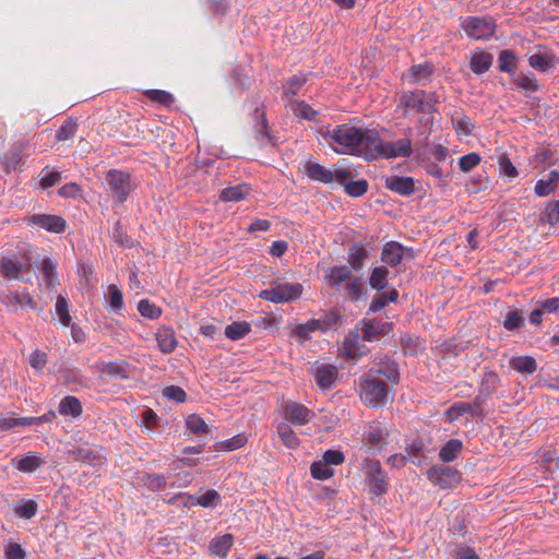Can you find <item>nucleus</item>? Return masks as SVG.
Here are the masks:
<instances>
[{
    "instance_id": "obj_60",
    "label": "nucleus",
    "mask_w": 559,
    "mask_h": 559,
    "mask_svg": "<svg viewBox=\"0 0 559 559\" xmlns=\"http://www.w3.org/2000/svg\"><path fill=\"white\" fill-rule=\"evenodd\" d=\"M114 239L123 248H132L134 241L123 230L120 222H117L112 231Z\"/></svg>"
},
{
    "instance_id": "obj_63",
    "label": "nucleus",
    "mask_w": 559,
    "mask_h": 559,
    "mask_svg": "<svg viewBox=\"0 0 559 559\" xmlns=\"http://www.w3.org/2000/svg\"><path fill=\"white\" fill-rule=\"evenodd\" d=\"M108 297L110 306L115 310H121L123 308V298L121 290L114 284L108 286Z\"/></svg>"
},
{
    "instance_id": "obj_13",
    "label": "nucleus",
    "mask_w": 559,
    "mask_h": 559,
    "mask_svg": "<svg viewBox=\"0 0 559 559\" xmlns=\"http://www.w3.org/2000/svg\"><path fill=\"white\" fill-rule=\"evenodd\" d=\"M284 416L293 425H306L314 417V412L297 402H287L284 406Z\"/></svg>"
},
{
    "instance_id": "obj_46",
    "label": "nucleus",
    "mask_w": 559,
    "mask_h": 559,
    "mask_svg": "<svg viewBox=\"0 0 559 559\" xmlns=\"http://www.w3.org/2000/svg\"><path fill=\"white\" fill-rule=\"evenodd\" d=\"M188 498L189 500H193L192 504L197 503L201 507L210 508L215 507L218 503L221 496L216 490L210 489L204 495L195 499L193 496H189Z\"/></svg>"
},
{
    "instance_id": "obj_23",
    "label": "nucleus",
    "mask_w": 559,
    "mask_h": 559,
    "mask_svg": "<svg viewBox=\"0 0 559 559\" xmlns=\"http://www.w3.org/2000/svg\"><path fill=\"white\" fill-rule=\"evenodd\" d=\"M234 544V536L229 533L213 538L210 543L209 549L211 555L225 558Z\"/></svg>"
},
{
    "instance_id": "obj_3",
    "label": "nucleus",
    "mask_w": 559,
    "mask_h": 559,
    "mask_svg": "<svg viewBox=\"0 0 559 559\" xmlns=\"http://www.w3.org/2000/svg\"><path fill=\"white\" fill-rule=\"evenodd\" d=\"M362 468L366 473V481L370 492L374 496H382L388 492V475L377 460L366 459Z\"/></svg>"
},
{
    "instance_id": "obj_38",
    "label": "nucleus",
    "mask_w": 559,
    "mask_h": 559,
    "mask_svg": "<svg viewBox=\"0 0 559 559\" xmlns=\"http://www.w3.org/2000/svg\"><path fill=\"white\" fill-rule=\"evenodd\" d=\"M389 270L385 266H377L372 270L369 277V284L378 292L383 290L388 286Z\"/></svg>"
},
{
    "instance_id": "obj_34",
    "label": "nucleus",
    "mask_w": 559,
    "mask_h": 559,
    "mask_svg": "<svg viewBox=\"0 0 559 559\" xmlns=\"http://www.w3.org/2000/svg\"><path fill=\"white\" fill-rule=\"evenodd\" d=\"M326 278L331 286L340 285L352 278V270L346 265L333 266L329 270Z\"/></svg>"
},
{
    "instance_id": "obj_27",
    "label": "nucleus",
    "mask_w": 559,
    "mask_h": 559,
    "mask_svg": "<svg viewBox=\"0 0 559 559\" xmlns=\"http://www.w3.org/2000/svg\"><path fill=\"white\" fill-rule=\"evenodd\" d=\"M463 450V442L459 439L449 440L439 451V457L444 463L453 462Z\"/></svg>"
},
{
    "instance_id": "obj_39",
    "label": "nucleus",
    "mask_w": 559,
    "mask_h": 559,
    "mask_svg": "<svg viewBox=\"0 0 559 559\" xmlns=\"http://www.w3.org/2000/svg\"><path fill=\"white\" fill-rule=\"evenodd\" d=\"M433 71V64L425 62L420 64L412 66L408 70L407 78L409 83H416L423 79H427Z\"/></svg>"
},
{
    "instance_id": "obj_48",
    "label": "nucleus",
    "mask_w": 559,
    "mask_h": 559,
    "mask_svg": "<svg viewBox=\"0 0 559 559\" xmlns=\"http://www.w3.org/2000/svg\"><path fill=\"white\" fill-rule=\"evenodd\" d=\"M368 188H369V183L367 180H365V179L353 180L352 179L349 182H347L345 185L344 190L348 195L354 197V198H359L368 191Z\"/></svg>"
},
{
    "instance_id": "obj_26",
    "label": "nucleus",
    "mask_w": 559,
    "mask_h": 559,
    "mask_svg": "<svg viewBox=\"0 0 559 559\" xmlns=\"http://www.w3.org/2000/svg\"><path fill=\"white\" fill-rule=\"evenodd\" d=\"M399 298V292L395 288H391L388 292H379L371 300L369 311L378 312L382 310L389 302H395Z\"/></svg>"
},
{
    "instance_id": "obj_52",
    "label": "nucleus",
    "mask_w": 559,
    "mask_h": 559,
    "mask_svg": "<svg viewBox=\"0 0 559 559\" xmlns=\"http://www.w3.org/2000/svg\"><path fill=\"white\" fill-rule=\"evenodd\" d=\"M310 473L314 479L319 480H326L334 474L333 469L324 462H313L310 466Z\"/></svg>"
},
{
    "instance_id": "obj_56",
    "label": "nucleus",
    "mask_w": 559,
    "mask_h": 559,
    "mask_svg": "<svg viewBox=\"0 0 559 559\" xmlns=\"http://www.w3.org/2000/svg\"><path fill=\"white\" fill-rule=\"evenodd\" d=\"M480 160H481L480 155L477 153H474V152L463 155L459 159L460 170L463 173H468L473 168H475L480 163Z\"/></svg>"
},
{
    "instance_id": "obj_29",
    "label": "nucleus",
    "mask_w": 559,
    "mask_h": 559,
    "mask_svg": "<svg viewBox=\"0 0 559 559\" xmlns=\"http://www.w3.org/2000/svg\"><path fill=\"white\" fill-rule=\"evenodd\" d=\"M499 67L501 72H506L511 76L515 75L516 70V56L513 50L504 49L501 50L498 58Z\"/></svg>"
},
{
    "instance_id": "obj_64",
    "label": "nucleus",
    "mask_w": 559,
    "mask_h": 559,
    "mask_svg": "<svg viewBox=\"0 0 559 559\" xmlns=\"http://www.w3.org/2000/svg\"><path fill=\"white\" fill-rule=\"evenodd\" d=\"M5 559H25L26 551L17 543H10L4 548Z\"/></svg>"
},
{
    "instance_id": "obj_12",
    "label": "nucleus",
    "mask_w": 559,
    "mask_h": 559,
    "mask_svg": "<svg viewBox=\"0 0 559 559\" xmlns=\"http://www.w3.org/2000/svg\"><path fill=\"white\" fill-rule=\"evenodd\" d=\"M378 146L377 151H379V153L377 154V158L380 156L385 158L409 157L412 154V142L408 139H402L396 142H389L384 144L379 136Z\"/></svg>"
},
{
    "instance_id": "obj_33",
    "label": "nucleus",
    "mask_w": 559,
    "mask_h": 559,
    "mask_svg": "<svg viewBox=\"0 0 559 559\" xmlns=\"http://www.w3.org/2000/svg\"><path fill=\"white\" fill-rule=\"evenodd\" d=\"M368 258L366 248L353 245L348 251V262L354 271L359 272L364 266V261Z\"/></svg>"
},
{
    "instance_id": "obj_51",
    "label": "nucleus",
    "mask_w": 559,
    "mask_h": 559,
    "mask_svg": "<svg viewBox=\"0 0 559 559\" xmlns=\"http://www.w3.org/2000/svg\"><path fill=\"white\" fill-rule=\"evenodd\" d=\"M485 402V397L481 394H478L473 403H463L461 402L462 412L469 414L472 417L479 418L483 417V404Z\"/></svg>"
},
{
    "instance_id": "obj_62",
    "label": "nucleus",
    "mask_w": 559,
    "mask_h": 559,
    "mask_svg": "<svg viewBox=\"0 0 559 559\" xmlns=\"http://www.w3.org/2000/svg\"><path fill=\"white\" fill-rule=\"evenodd\" d=\"M362 284L358 277H352L346 285V295L353 300L357 301L361 297Z\"/></svg>"
},
{
    "instance_id": "obj_31",
    "label": "nucleus",
    "mask_w": 559,
    "mask_h": 559,
    "mask_svg": "<svg viewBox=\"0 0 559 559\" xmlns=\"http://www.w3.org/2000/svg\"><path fill=\"white\" fill-rule=\"evenodd\" d=\"M59 413L66 416L79 417L82 414V404L78 397L68 395L61 400Z\"/></svg>"
},
{
    "instance_id": "obj_41",
    "label": "nucleus",
    "mask_w": 559,
    "mask_h": 559,
    "mask_svg": "<svg viewBox=\"0 0 559 559\" xmlns=\"http://www.w3.org/2000/svg\"><path fill=\"white\" fill-rule=\"evenodd\" d=\"M528 64L540 71L546 72L548 69L554 68V56L547 53H535L528 57Z\"/></svg>"
},
{
    "instance_id": "obj_16",
    "label": "nucleus",
    "mask_w": 559,
    "mask_h": 559,
    "mask_svg": "<svg viewBox=\"0 0 559 559\" xmlns=\"http://www.w3.org/2000/svg\"><path fill=\"white\" fill-rule=\"evenodd\" d=\"M385 188L400 195L408 197L415 192V181L412 177L389 176L385 178Z\"/></svg>"
},
{
    "instance_id": "obj_47",
    "label": "nucleus",
    "mask_w": 559,
    "mask_h": 559,
    "mask_svg": "<svg viewBox=\"0 0 559 559\" xmlns=\"http://www.w3.org/2000/svg\"><path fill=\"white\" fill-rule=\"evenodd\" d=\"M56 312L59 317L60 322L64 326H69L72 322V318L69 312V305L66 297L59 295L56 300Z\"/></svg>"
},
{
    "instance_id": "obj_36",
    "label": "nucleus",
    "mask_w": 559,
    "mask_h": 559,
    "mask_svg": "<svg viewBox=\"0 0 559 559\" xmlns=\"http://www.w3.org/2000/svg\"><path fill=\"white\" fill-rule=\"evenodd\" d=\"M307 82V78L305 74H296L286 80L283 85V96L284 97H293L297 95L300 88Z\"/></svg>"
},
{
    "instance_id": "obj_4",
    "label": "nucleus",
    "mask_w": 559,
    "mask_h": 559,
    "mask_svg": "<svg viewBox=\"0 0 559 559\" xmlns=\"http://www.w3.org/2000/svg\"><path fill=\"white\" fill-rule=\"evenodd\" d=\"M466 34L474 39H487L496 31V22L491 16H471L462 24Z\"/></svg>"
},
{
    "instance_id": "obj_18",
    "label": "nucleus",
    "mask_w": 559,
    "mask_h": 559,
    "mask_svg": "<svg viewBox=\"0 0 559 559\" xmlns=\"http://www.w3.org/2000/svg\"><path fill=\"white\" fill-rule=\"evenodd\" d=\"M404 258V247L397 241H389L383 246L381 260L390 266H396Z\"/></svg>"
},
{
    "instance_id": "obj_59",
    "label": "nucleus",
    "mask_w": 559,
    "mask_h": 559,
    "mask_svg": "<svg viewBox=\"0 0 559 559\" xmlns=\"http://www.w3.org/2000/svg\"><path fill=\"white\" fill-rule=\"evenodd\" d=\"M48 167L41 170L40 186L44 189L55 187L61 181V174L59 171H47Z\"/></svg>"
},
{
    "instance_id": "obj_24",
    "label": "nucleus",
    "mask_w": 559,
    "mask_h": 559,
    "mask_svg": "<svg viewBox=\"0 0 559 559\" xmlns=\"http://www.w3.org/2000/svg\"><path fill=\"white\" fill-rule=\"evenodd\" d=\"M23 269V263L15 259L3 257L0 260V274L7 280H19Z\"/></svg>"
},
{
    "instance_id": "obj_61",
    "label": "nucleus",
    "mask_w": 559,
    "mask_h": 559,
    "mask_svg": "<svg viewBox=\"0 0 559 559\" xmlns=\"http://www.w3.org/2000/svg\"><path fill=\"white\" fill-rule=\"evenodd\" d=\"M542 219H545L552 226L559 223V200L547 205L545 212L542 214Z\"/></svg>"
},
{
    "instance_id": "obj_5",
    "label": "nucleus",
    "mask_w": 559,
    "mask_h": 559,
    "mask_svg": "<svg viewBox=\"0 0 559 559\" xmlns=\"http://www.w3.org/2000/svg\"><path fill=\"white\" fill-rule=\"evenodd\" d=\"M68 455L73 461L82 462L91 466H102L107 461L102 447L91 445L88 443L73 447L68 451Z\"/></svg>"
},
{
    "instance_id": "obj_22",
    "label": "nucleus",
    "mask_w": 559,
    "mask_h": 559,
    "mask_svg": "<svg viewBox=\"0 0 559 559\" xmlns=\"http://www.w3.org/2000/svg\"><path fill=\"white\" fill-rule=\"evenodd\" d=\"M360 336L357 331H350L343 341V355L346 360H358L360 354L359 349Z\"/></svg>"
},
{
    "instance_id": "obj_8",
    "label": "nucleus",
    "mask_w": 559,
    "mask_h": 559,
    "mask_svg": "<svg viewBox=\"0 0 559 559\" xmlns=\"http://www.w3.org/2000/svg\"><path fill=\"white\" fill-rule=\"evenodd\" d=\"M106 181L115 200L123 203L131 192L130 175L122 170L110 169L106 174Z\"/></svg>"
},
{
    "instance_id": "obj_55",
    "label": "nucleus",
    "mask_w": 559,
    "mask_h": 559,
    "mask_svg": "<svg viewBox=\"0 0 559 559\" xmlns=\"http://www.w3.org/2000/svg\"><path fill=\"white\" fill-rule=\"evenodd\" d=\"M143 483L150 490H160L166 487L167 478L162 474H145Z\"/></svg>"
},
{
    "instance_id": "obj_54",
    "label": "nucleus",
    "mask_w": 559,
    "mask_h": 559,
    "mask_svg": "<svg viewBox=\"0 0 559 559\" xmlns=\"http://www.w3.org/2000/svg\"><path fill=\"white\" fill-rule=\"evenodd\" d=\"M186 424L188 429L195 435L206 433L209 431L204 419L197 414L189 415Z\"/></svg>"
},
{
    "instance_id": "obj_50",
    "label": "nucleus",
    "mask_w": 559,
    "mask_h": 559,
    "mask_svg": "<svg viewBox=\"0 0 559 559\" xmlns=\"http://www.w3.org/2000/svg\"><path fill=\"white\" fill-rule=\"evenodd\" d=\"M138 310L142 317L151 320L158 319L162 314V309L154 304L150 302L148 299H142L138 304Z\"/></svg>"
},
{
    "instance_id": "obj_44",
    "label": "nucleus",
    "mask_w": 559,
    "mask_h": 559,
    "mask_svg": "<svg viewBox=\"0 0 559 559\" xmlns=\"http://www.w3.org/2000/svg\"><path fill=\"white\" fill-rule=\"evenodd\" d=\"M277 433L287 448L295 449L299 445L297 435L287 424H280L277 427Z\"/></svg>"
},
{
    "instance_id": "obj_6",
    "label": "nucleus",
    "mask_w": 559,
    "mask_h": 559,
    "mask_svg": "<svg viewBox=\"0 0 559 559\" xmlns=\"http://www.w3.org/2000/svg\"><path fill=\"white\" fill-rule=\"evenodd\" d=\"M302 292V286L299 283L278 284L275 287L264 289L260 293V297L266 301L274 304L287 302L297 299Z\"/></svg>"
},
{
    "instance_id": "obj_40",
    "label": "nucleus",
    "mask_w": 559,
    "mask_h": 559,
    "mask_svg": "<svg viewBox=\"0 0 559 559\" xmlns=\"http://www.w3.org/2000/svg\"><path fill=\"white\" fill-rule=\"evenodd\" d=\"M251 331L250 324L246 321L233 322L225 328V335L231 341H238Z\"/></svg>"
},
{
    "instance_id": "obj_21",
    "label": "nucleus",
    "mask_w": 559,
    "mask_h": 559,
    "mask_svg": "<svg viewBox=\"0 0 559 559\" xmlns=\"http://www.w3.org/2000/svg\"><path fill=\"white\" fill-rule=\"evenodd\" d=\"M250 191L251 188L248 183H239L223 189L219 193V199L223 202H239L243 200Z\"/></svg>"
},
{
    "instance_id": "obj_9",
    "label": "nucleus",
    "mask_w": 559,
    "mask_h": 559,
    "mask_svg": "<svg viewBox=\"0 0 559 559\" xmlns=\"http://www.w3.org/2000/svg\"><path fill=\"white\" fill-rule=\"evenodd\" d=\"M27 141H17L12 144L10 150L0 156L1 163L7 173L15 170L27 157Z\"/></svg>"
},
{
    "instance_id": "obj_43",
    "label": "nucleus",
    "mask_w": 559,
    "mask_h": 559,
    "mask_svg": "<svg viewBox=\"0 0 559 559\" xmlns=\"http://www.w3.org/2000/svg\"><path fill=\"white\" fill-rule=\"evenodd\" d=\"M15 508V514L21 519L29 520L34 518L38 510V504L32 499H22Z\"/></svg>"
},
{
    "instance_id": "obj_28",
    "label": "nucleus",
    "mask_w": 559,
    "mask_h": 559,
    "mask_svg": "<svg viewBox=\"0 0 559 559\" xmlns=\"http://www.w3.org/2000/svg\"><path fill=\"white\" fill-rule=\"evenodd\" d=\"M156 341L162 353L170 354L177 347V340L174 331L170 329H163L156 333Z\"/></svg>"
},
{
    "instance_id": "obj_2",
    "label": "nucleus",
    "mask_w": 559,
    "mask_h": 559,
    "mask_svg": "<svg viewBox=\"0 0 559 559\" xmlns=\"http://www.w3.org/2000/svg\"><path fill=\"white\" fill-rule=\"evenodd\" d=\"M359 394L368 407L383 406L389 396V385L383 379L374 377V372H365L359 377Z\"/></svg>"
},
{
    "instance_id": "obj_7",
    "label": "nucleus",
    "mask_w": 559,
    "mask_h": 559,
    "mask_svg": "<svg viewBox=\"0 0 559 559\" xmlns=\"http://www.w3.org/2000/svg\"><path fill=\"white\" fill-rule=\"evenodd\" d=\"M427 478L441 489H448L457 485L462 476L460 471L454 467L435 465L427 471Z\"/></svg>"
},
{
    "instance_id": "obj_10",
    "label": "nucleus",
    "mask_w": 559,
    "mask_h": 559,
    "mask_svg": "<svg viewBox=\"0 0 559 559\" xmlns=\"http://www.w3.org/2000/svg\"><path fill=\"white\" fill-rule=\"evenodd\" d=\"M361 338L367 342H374L382 336L388 335L393 330L392 322L383 321L381 319H370L361 321Z\"/></svg>"
},
{
    "instance_id": "obj_58",
    "label": "nucleus",
    "mask_w": 559,
    "mask_h": 559,
    "mask_svg": "<svg viewBox=\"0 0 559 559\" xmlns=\"http://www.w3.org/2000/svg\"><path fill=\"white\" fill-rule=\"evenodd\" d=\"M365 439L371 447L380 448L383 442V431L379 426H371L365 433Z\"/></svg>"
},
{
    "instance_id": "obj_17",
    "label": "nucleus",
    "mask_w": 559,
    "mask_h": 559,
    "mask_svg": "<svg viewBox=\"0 0 559 559\" xmlns=\"http://www.w3.org/2000/svg\"><path fill=\"white\" fill-rule=\"evenodd\" d=\"M338 377V369L331 364H324L317 367L314 379L318 386L322 390H330Z\"/></svg>"
},
{
    "instance_id": "obj_53",
    "label": "nucleus",
    "mask_w": 559,
    "mask_h": 559,
    "mask_svg": "<svg viewBox=\"0 0 559 559\" xmlns=\"http://www.w3.org/2000/svg\"><path fill=\"white\" fill-rule=\"evenodd\" d=\"M319 323L316 319H311L306 323L299 324L294 330V334L301 341L308 340L311 332L320 331Z\"/></svg>"
},
{
    "instance_id": "obj_42",
    "label": "nucleus",
    "mask_w": 559,
    "mask_h": 559,
    "mask_svg": "<svg viewBox=\"0 0 559 559\" xmlns=\"http://www.w3.org/2000/svg\"><path fill=\"white\" fill-rule=\"evenodd\" d=\"M316 320L319 323V329L322 332H325L330 329L335 328L338 324L340 321V314L336 310H330V311H321L318 318Z\"/></svg>"
},
{
    "instance_id": "obj_37",
    "label": "nucleus",
    "mask_w": 559,
    "mask_h": 559,
    "mask_svg": "<svg viewBox=\"0 0 559 559\" xmlns=\"http://www.w3.org/2000/svg\"><path fill=\"white\" fill-rule=\"evenodd\" d=\"M43 464V460L37 454L29 452L17 461L15 467L23 473H33Z\"/></svg>"
},
{
    "instance_id": "obj_15",
    "label": "nucleus",
    "mask_w": 559,
    "mask_h": 559,
    "mask_svg": "<svg viewBox=\"0 0 559 559\" xmlns=\"http://www.w3.org/2000/svg\"><path fill=\"white\" fill-rule=\"evenodd\" d=\"M367 372H374V377L381 379V376L393 384L400 381V370L397 364L389 357L381 358L376 362V366L370 368Z\"/></svg>"
},
{
    "instance_id": "obj_32",
    "label": "nucleus",
    "mask_w": 559,
    "mask_h": 559,
    "mask_svg": "<svg viewBox=\"0 0 559 559\" xmlns=\"http://www.w3.org/2000/svg\"><path fill=\"white\" fill-rule=\"evenodd\" d=\"M41 273L47 287L55 288L59 284L57 264L50 258H45L43 260Z\"/></svg>"
},
{
    "instance_id": "obj_14",
    "label": "nucleus",
    "mask_w": 559,
    "mask_h": 559,
    "mask_svg": "<svg viewBox=\"0 0 559 559\" xmlns=\"http://www.w3.org/2000/svg\"><path fill=\"white\" fill-rule=\"evenodd\" d=\"M424 90L407 91L400 95L399 106L403 108L404 115L408 111H415L417 114L426 112L424 105Z\"/></svg>"
},
{
    "instance_id": "obj_20",
    "label": "nucleus",
    "mask_w": 559,
    "mask_h": 559,
    "mask_svg": "<svg viewBox=\"0 0 559 559\" xmlns=\"http://www.w3.org/2000/svg\"><path fill=\"white\" fill-rule=\"evenodd\" d=\"M306 175L314 181L331 183L334 180L333 171L318 163L308 162L305 165Z\"/></svg>"
},
{
    "instance_id": "obj_25",
    "label": "nucleus",
    "mask_w": 559,
    "mask_h": 559,
    "mask_svg": "<svg viewBox=\"0 0 559 559\" xmlns=\"http://www.w3.org/2000/svg\"><path fill=\"white\" fill-rule=\"evenodd\" d=\"M99 371L111 377L129 379V364L126 360L109 361L99 367Z\"/></svg>"
},
{
    "instance_id": "obj_49",
    "label": "nucleus",
    "mask_w": 559,
    "mask_h": 559,
    "mask_svg": "<svg viewBox=\"0 0 559 559\" xmlns=\"http://www.w3.org/2000/svg\"><path fill=\"white\" fill-rule=\"evenodd\" d=\"M524 325V317L519 310H511L506 314L503 328L508 331H516Z\"/></svg>"
},
{
    "instance_id": "obj_1",
    "label": "nucleus",
    "mask_w": 559,
    "mask_h": 559,
    "mask_svg": "<svg viewBox=\"0 0 559 559\" xmlns=\"http://www.w3.org/2000/svg\"><path fill=\"white\" fill-rule=\"evenodd\" d=\"M323 138L341 146L334 151L341 154H352L366 160L377 159L379 133L376 130L357 128L348 123L340 124L322 133Z\"/></svg>"
},
{
    "instance_id": "obj_57",
    "label": "nucleus",
    "mask_w": 559,
    "mask_h": 559,
    "mask_svg": "<svg viewBox=\"0 0 559 559\" xmlns=\"http://www.w3.org/2000/svg\"><path fill=\"white\" fill-rule=\"evenodd\" d=\"M513 82L522 90L528 91V92H536L539 86L537 84L536 79L532 75H525L520 74L516 76H513Z\"/></svg>"
},
{
    "instance_id": "obj_19",
    "label": "nucleus",
    "mask_w": 559,
    "mask_h": 559,
    "mask_svg": "<svg viewBox=\"0 0 559 559\" xmlns=\"http://www.w3.org/2000/svg\"><path fill=\"white\" fill-rule=\"evenodd\" d=\"M492 61L493 57L491 53L485 50H479L472 55L469 67L475 74H483L491 68Z\"/></svg>"
},
{
    "instance_id": "obj_11",
    "label": "nucleus",
    "mask_w": 559,
    "mask_h": 559,
    "mask_svg": "<svg viewBox=\"0 0 559 559\" xmlns=\"http://www.w3.org/2000/svg\"><path fill=\"white\" fill-rule=\"evenodd\" d=\"M27 225H37L40 228L55 233L61 234L66 230L67 223L63 217L51 214H33L25 218Z\"/></svg>"
},
{
    "instance_id": "obj_45",
    "label": "nucleus",
    "mask_w": 559,
    "mask_h": 559,
    "mask_svg": "<svg viewBox=\"0 0 559 559\" xmlns=\"http://www.w3.org/2000/svg\"><path fill=\"white\" fill-rule=\"evenodd\" d=\"M144 95L152 102L158 103L166 107L171 106L175 102L173 94L163 90H148L144 93Z\"/></svg>"
},
{
    "instance_id": "obj_30",
    "label": "nucleus",
    "mask_w": 559,
    "mask_h": 559,
    "mask_svg": "<svg viewBox=\"0 0 559 559\" xmlns=\"http://www.w3.org/2000/svg\"><path fill=\"white\" fill-rule=\"evenodd\" d=\"M510 366L520 373L532 374L537 369L536 360L531 356H516L510 360Z\"/></svg>"
},
{
    "instance_id": "obj_35",
    "label": "nucleus",
    "mask_w": 559,
    "mask_h": 559,
    "mask_svg": "<svg viewBox=\"0 0 559 559\" xmlns=\"http://www.w3.org/2000/svg\"><path fill=\"white\" fill-rule=\"evenodd\" d=\"M79 128L78 119L73 117H69L64 120V122L57 130L56 139L58 142H63L72 139Z\"/></svg>"
}]
</instances>
